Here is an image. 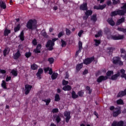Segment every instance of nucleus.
<instances>
[{"instance_id":"nucleus-1","label":"nucleus","mask_w":126,"mask_h":126,"mask_svg":"<svg viewBox=\"0 0 126 126\" xmlns=\"http://www.w3.org/2000/svg\"><path fill=\"white\" fill-rule=\"evenodd\" d=\"M122 9L118 11H115L111 13V16H116V15H124L126 13V3H125L123 6L121 7Z\"/></svg>"},{"instance_id":"nucleus-2","label":"nucleus","mask_w":126,"mask_h":126,"mask_svg":"<svg viewBox=\"0 0 126 126\" xmlns=\"http://www.w3.org/2000/svg\"><path fill=\"white\" fill-rule=\"evenodd\" d=\"M27 27L31 30H34L37 28V21L35 19L30 20L27 24Z\"/></svg>"},{"instance_id":"nucleus-3","label":"nucleus","mask_w":126,"mask_h":126,"mask_svg":"<svg viewBox=\"0 0 126 126\" xmlns=\"http://www.w3.org/2000/svg\"><path fill=\"white\" fill-rule=\"evenodd\" d=\"M55 45V43L53 42L52 40H49L47 41V43L46 45V48L49 50V51H52L54 49L53 47H54V45Z\"/></svg>"},{"instance_id":"nucleus-4","label":"nucleus","mask_w":126,"mask_h":126,"mask_svg":"<svg viewBox=\"0 0 126 126\" xmlns=\"http://www.w3.org/2000/svg\"><path fill=\"white\" fill-rule=\"evenodd\" d=\"M64 116L65 117L66 123H68V122H69V120H70V112L65 111L64 113Z\"/></svg>"},{"instance_id":"nucleus-5","label":"nucleus","mask_w":126,"mask_h":126,"mask_svg":"<svg viewBox=\"0 0 126 126\" xmlns=\"http://www.w3.org/2000/svg\"><path fill=\"white\" fill-rule=\"evenodd\" d=\"M92 13H93L92 10H87V11L85 13L86 16L83 17V19H84V20H86V19H87V18L89 17V16H90V15H91Z\"/></svg>"},{"instance_id":"nucleus-6","label":"nucleus","mask_w":126,"mask_h":126,"mask_svg":"<svg viewBox=\"0 0 126 126\" xmlns=\"http://www.w3.org/2000/svg\"><path fill=\"white\" fill-rule=\"evenodd\" d=\"M125 37L124 36V35H121L119 34L118 36L114 35L111 36V39H113V40H122L124 39Z\"/></svg>"},{"instance_id":"nucleus-7","label":"nucleus","mask_w":126,"mask_h":126,"mask_svg":"<svg viewBox=\"0 0 126 126\" xmlns=\"http://www.w3.org/2000/svg\"><path fill=\"white\" fill-rule=\"evenodd\" d=\"M25 94L27 95L32 88V86L30 85H26L25 86Z\"/></svg>"},{"instance_id":"nucleus-8","label":"nucleus","mask_w":126,"mask_h":126,"mask_svg":"<svg viewBox=\"0 0 126 126\" xmlns=\"http://www.w3.org/2000/svg\"><path fill=\"white\" fill-rule=\"evenodd\" d=\"M124 126V122L123 121H120L118 123L116 121H114L111 125V126Z\"/></svg>"},{"instance_id":"nucleus-9","label":"nucleus","mask_w":126,"mask_h":126,"mask_svg":"<svg viewBox=\"0 0 126 126\" xmlns=\"http://www.w3.org/2000/svg\"><path fill=\"white\" fill-rule=\"evenodd\" d=\"M93 61H94V57L88 58L84 60V63H85V64H89V63H92Z\"/></svg>"},{"instance_id":"nucleus-10","label":"nucleus","mask_w":126,"mask_h":126,"mask_svg":"<svg viewBox=\"0 0 126 126\" xmlns=\"http://www.w3.org/2000/svg\"><path fill=\"white\" fill-rule=\"evenodd\" d=\"M108 77L104 76H100L98 77L97 79V82L100 83V82H102V81H104V80H107Z\"/></svg>"},{"instance_id":"nucleus-11","label":"nucleus","mask_w":126,"mask_h":126,"mask_svg":"<svg viewBox=\"0 0 126 126\" xmlns=\"http://www.w3.org/2000/svg\"><path fill=\"white\" fill-rule=\"evenodd\" d=\"M121 114V108H116L113 112V117H117Z\"/></svg>"},{"instance_id":"nucleus-12","label":"nucleus","mask_w":126,"mask_h":126,"mask_svg":"<svg viewBox=\"0 0 126 126\" xmlns=\"http://www.w3.org/2000/svg\"><path fill=\"white\" fill-rule=\"evenodd\" d=\"M51 6L53 10H57V9L60 7V5L58 3H52L51 5Z\"/></svg>"},{"instance_id":"nucleus-13","label":"nucleus","mask_w":126,"mask_h":126,"mask_svg":"<svg viewBox=\"0 0 126 126\" xmlns=\"http://www.w3.org/2000/svg\"><path fill=\"white\" fill-rule=\"evenodd\" d=\"M88 8L87 3H84L80 6V9L81 10H87Z\"/></svg>"},{"instance_id":"nucleus-14","label":"nucleus","mask_w":126,"mask_h":126,"mask_svg":"<svg viewBox=\"0 0 126 126\" xmlns=\"http://www.w3.org/2000/svg\"><path fill=\"white\" fill-rule=\"evenodd\" d=\"M41 44H38L36 48L34 50V53H35V54H39V53H41V51L40 50H41Z\"/></svg>"},{"instance_id":"nucleus-15","label":"nucleus","mask_w":126,"mask_h":126,"mask_svg":"<svg viewBox=\"0 0 126 126\" xmlns=\"http://www.w3.org/2000/svg\"><path fill=\"white\" fill-rule=\"evenodd\" d=\"M78 45H79V50L76 52V55H78V53H80V52H81V50H82V42L79 41L78 43Z\"/></svg>"},{"instance_id":"nucleus-16","label":"nucleus","mask_w":126,"mask_h":126,"mask_svg":"<svg viewBox=\"0 0 126 126\" xmlns=\"http://www.w3.org/2000/svg\"><path fill=\"white\" fill-rule=\"evenodd\" d=\"M106 7V4H104L102 5H99V6H94V9H104Z\"/></svg>"},{"instance_id":"nucleus-17","label":"nucleus","mask_w":126,"mask_h":126,"mask_svg":"<svg viewBox=\"0 0 126 126\" xmlns=\"http://www.w3.org/2000/svg\"><path fill=\"white\" fill-rule=\"evenodd\" d=\"M21 56L20 54V51L18 50L17 52L14 55V59L15 60H17Z\"/></svg>"},{"instance_id":"nucleus-18","label":"nucleus","mask_w":126,"mask_h":126,"mask_svg":"<svg viewBox=\"0 0 126 126\" xmlns=\"http://www.w3.org/2000/svg\"><path fill=\"white\" fill-rule=\"evenodd\" d=\"M0 6L1 8H3V9L6 8V4H5V3L2 0H0Z\"/></svg>"},{"instance_id":"nucleus-19","label":"nucleus","mask_w":126,"mask_h":126,"mask_svg":"<svg viewBox=\"0 0 126 126\" xmlns=\"http://www.w3.org/2000/svg\"><path fill=\"white\" fill-rule=\"evenodd\" d=\"M10 52V49L9 48H5L3 51V56L6 57L7 55H8V53Z\"/></svg>"},{"instance_id":"nucleus-20","label":"nucleus","mask_w":126,"mask_h":126,"mask_svg":"<svg viewBox=\"0 0 126 126\" xmlns=\"http://www.w3.org/2000/svg\"><path fill=\"white\" fill-rule=\"evenodd\" d=\"M107 22H108L109 24L111 25V26H114V25H115V22H114L112 18L108 19Z\"/></svg>"},{"instance_id":"nucleus-21","label":"nucleus","mask_w":126,"mask_h":126,"mask_svg":"<svg viewBox=\"0 0 126 126\" xmlns=\"http://www.w3.org/2000/svg\"><path fill=\"white\" fill-rule=\"evenodd\" d=\"M63 89L64 91H69L70 90H71V87L69 85H67L63 87Z\"/></svg>"},{"instance_id":"nucleus-22","label":"nucleus","mask_w":126,"mask_h":126,"mask_svg":"<svg viewBox=\"0 0 126 126\" xmlns=\"http://www.w3.org/2000/svg\"><path fill=\"white\" fill-rule=\"evenodd\" d=\"M10 30L7 29V28L5 29L4 31V36H8V34H10Z\"/></svg>"},{"instance_id":"nucleus-23","label":"nucleus","mask_w":126,"mask_h":126,"mask_svg":"<svg viewBox=\"0 0 126 126\" xmlns=\"http://www.w3.org/2000/svg\"><path fill=\"white\" fill-rule=\"evenodd\" d=\"M42 73H43V69H42V68L39 69L38 72L36 74L37 77L41 78L40 76H41V74H42Z\"/></svg>"},{"instance_id":"nucleus-24","label":"nucleus","mask_w":126,"mask_h":126,"mask_svg":"<svg viewBox=\"0 0 126 126\" xmlns=\"http://www.w3.org/2000/svg\"><path fill=\"white\" fill-rule=\"evenodd\" d=\"M45 72H47V71H49V73L51 75L53 73V70L52 68H50V67H48L44 69Z\"/></svg>"},{"instance_id":"nucleus-25","label":"nucleus","mask_w":126,"mask_h":126,"mask_svg":"<svg viewBox=\"0 0 126 126\" xmlns=\"http://www.w3.org/2000/svg\"><path fill=\"white\" fill-rule=\"evenodd\" d=\"M120 58L119 57H114L113 59V63L117 64L119 63V61H120Z\"/></svg>"},{"instance_id":"nucleus-26","label":"nucleus","mask_w":126,"mask_h":126,"mask_svg":"<svg viewBox=\"0 0 126 126\" xmlns=\"http://www.w3.org/2000/svg\"><path fill=\"white\" fill-rule=\"evenodd\" d=\"M11 73L13 76H17V70L16 69L12 70Z\"/></svg>"},{"instance_id":"nucleus-27","label":"nucleus","mask_w":126,"mask_h":126,"mask_svg":"<svg viewBox=\"0 0 126 126\" xmlns=\"http://www.w3.org/2000/svg\"><path fill=\"white\" fill-rule=\"evenodd\" d=\"M125 21V18H122L121 19L117 21V25H120L121 23H123Z\"/></svg>"},{"instance_id":"nucleus-28","label":"nucleus","mask_w":126,"mask_h":126,"mask_svg":"<svg viewBox=\"0 0 126 126\" xmlns=\"http://www.w3.org/2000/svg\"><path fill=\"white\" fill-rule=\"evenodd\" d=\"M83 66V63H81V64H78L76 66V70H80V69H81V68H82Z\"/></svg>"},{"instance_id":"nucleus-29","label":"nucleus","mask_w":126,"mask_h":126,"mask_svg":"<svg viewBox=\"0 0 126 126\" xmlns=\"http://www.w3.org/2000/svg\"><path fill=\"white\" fill-rule=\"evenodd\" d=\"M31 68L32 70H36V69H38V65L36 64H32L31 65Z\"/></svg>"},{"instance_id":"nucleus-30","label":"nucleus","mask_w":126,"mask_h":126,"mask_svg":"<svg viewBox=\"0 0 126 126\" xmlns=\"http://www.w3.org/2000/svg\"><path fill=\"white\" fill-rule=\"evenodd\" d=\"M42 101H43V102H45L46 103V105L48 106V105H49V104H50V103L51 102V98L43 99Z\"/></svg>"},{"instance_id":"nucleus-31","label":"nucleus","mask_w":126,"mask_h":126,"mask_svg":"<svg viewBox=\"0 0 126 126\" xmlns=\"http://www.w3.org/2000/svg\"><path fill=\"white\" fill-rule=\"evenodd\" d=\"M71 94H72V97L73 98V99H76V98H78V95L75 94V92L72 91Z\"/></svg>"},{"instance_id":"nucleus-32","label":"nucleus","mask_w":126,"mask_h":126,"mask_svg":"<svg viewBox=\"0 0 126 126\" xmlns=\"http://www.w3.org/2000/svg\"><path fill=\"white\" fill-rule=\"evenodd\" d=\"M61 100V97H60V95L59 94H56L55 96V101L56 102H59Z\"/></svg>"},{"instance_id":"nucleus-33","label":"nucleus","mask_w":126,"mask_h":126,"mask_svg":"<svg viewBox=\"0 0 126 126\" xmlns=\"http://www.w3.org/2000/svg\"><path fill=\"white\" fill-rule=\"evenodd\" d=\"M20 39L21 40V41H24V33L23 32V31L21 32L20 35Z\"/></svg>"},{"instance_id":"nucleus-34","label":"nucleus","mask_w":126,"mask_h":126,"mask_svg":"<svg viewBox=\"0 0 126 126\" xmlns=\"http://www.w3.org/2000/svg\"><path fill=\"white\" fill-rule=\"evenodd\" d=\"M58 75H59V74H58V73H54L51 76L52 79H56L57 77H58Z\"/></svg>"},{"instance_id":"nucleus-35","label":"nucleus","mask_w":126,"mask_h":126,"mask_svg":"<svg viewBox=\"0 0 126 126\" xmlns=\"http://www.w3.org/2000/svg\"><path fill=\"white\" fill-rule=\"evenodd\" d=\"M1 86L4 89H6V83L5 81H2Z\"/></svg>"},{"instance_id":"nucleus-36","label":"nucleus","mask_w":126,"mask_h":126,"mask_svg":"<svg viewBox=\"0 0 126 126\" xmlns=\"http://www.w3.org/2000/svg\"><path fill=\"white\" fill-rule=\"evenodd\" d=\"M118 31L123 32V33H125V34H126V29H125L122 28H118Z\"/></svg>"},{"instance_id":"nucleus-37","label":"nucleus","mask_w":126,"mask_h":126,"mask_svg":"<svg viewBox=\"0 0 126 126\" xmlns=\"http://www.w3.org/2000/svg\"><path fill=\"white\" fill-rule=\"evenodd\" d=\"M118 105H124V101L122 99H119L117 101Z\"/></svg>"},{"instance_id":"nucleus-38","label":"nucleus","mask_w":126,"mask_h":126,"mask_svg":"<svg viewBox=\"0 0 126 126\" xmlns=\"http://www.w3.org/2000/svg\"><path fill=\"white\" fill-rule=\"evenodd\" d=\"M94 41L95 42V46H99V44L101 43V41L99 40L94 39Z\"/></svg>"},{"instance_id":"nucleus-39","label":"nucleus","mask_w":126,"mask_h":126,"mask_svg":"<svg viewBox=\"0 0 126 126\" xmlns=\"http://www.w3.org/2000/svg\"><path fill=\"white\" fill-rule=\"evenodd\" d=\"M113 74H114L113 71H108L106 73V76L108 77V76H111V75H113Z\"/></svg>"},{"instance_id":"nucleus-40","label":"nucleus","mask_w":126,"mask_h":126,"mask_svg":"<svg viewBox=\"0 0 126 126\" xmlns=\"http://www.w3.org/2000/svg\"><path fill=\"white\" fill-rule=\"evenodd\" d=\"M91 20L93 21H97V17H96V16L95 14L93 15L91 17Z\"/></svg>"},{"instance_id":"nucleus-41","label":"nucleus","mask_w":126,"mask_h":126,"mask_svg":"<svg viewBox=\"0 0 126 126\" xmlns=\"http://www.w3.org/2000/svg\"><path fill=\"white\" fill-rule=\"evenodd\" d=\"M15 32H17V31H19L20 30V25L18 24L17 27H16L14 29Z\"/></svg>"},{"instance_id":"nucleus-42","label":"nucleus","mask_w":126,"mask_h":126,"mask_svg":"<svg viewBox=\"0 0 126 126\" xmlns=\"http://www.w3.org/2000/svg\"><path fill=\"white\" fill-rule=\"evenodd\" d=\"M100 36H102V31H99L97 34H95V37L96 38H98V37H100Z\"/></svg>"},{"instance_id":"nucleus-43","label":"nucleus","mask_w":126,"mask_h":126,"mask_svg":"<svg viewBox=\"0 0 126 126\" xmlns=\"http://www.w3.org/2000/svg\"><path fill=\"white\" fill-rule=\"evenodd\" d=\"M61 42H62V47H65V46H66V42L64 40L62 39Z\"/></svg>"},{"instance_id":"nucleus-44","label":"nucleus","mask_w":126,"mask_h":126,"mask_svg":"<svg viewBox=\"0 0 126 126\" xmlns=\"http://www.w3.org/2000/svg\"><path fill=\"white\" fill-rule=\"evenodd\" d=\"M66 35H68V36H69V35H70V34H71V32L69 29H66Z\"/></svg>"},{"instance_id":"nucleus-45","label":"nucleus","mask_w":126,"mask_h":126,"mask_svg":"<svg viewBox=\"0 0 126 126\" xmlns=\"http://www.w3.org/2000/svg\"><path fill=\"white\" fill-rule=\"evenodd\" d=\"M83 94H84V92L81 91L80 92H79L78 93V94L79 95V96H80V97H82V96H83Z\"/></svg>"},{"instance_id":"nucleus-46","label":"nucleus","mask_w":126,"mask_h":126,"mask_svg":"<svg viewBox=\"0 0 126 126\" xmlns=\"http://www.w3.org/2000/svg\"><path fill=\"white\" fill-rule=\"evenodd\" d=\"M113 4H117L120 3V0H112Z\"/></svg>"},{"instance_id":"nucleus-47","label":"nucleus","mask_w":126,"mask_h":126,"mask_svg":"<svg viewBox=\"0 0 126 126\" xmlns=\"http://www.w3.org/2000/svg\"><path fill=\"white\" fill-rule=\"evenodd\" d=\"M64 34V32H61L58 34V38H61V37H62V36H63Z\"/></svg>"},{"instance_id":"nucleus-48","label":"nucleus","mask_w":126,"mask_h":126,"mask_svg":"<svg viewBox=\"0 0 126 126\" xmlns=\"http://www.w3.org/2000/svg\"><path fill=\"white\" fill-rule=\"evenodd\" d=\"M25 56H26V58H30V57H31V53L27 52L25 54Z\"/></svg>"},{"instance_id":"nucleus-49","label":"nucleus","mask_w":126,"mask_h":126,"mask_svg":"<svg viewBox=\"0 0 126 126\" xmlns=\"http://www.w3.org/2000/svg\"><path fill=\"white\" fill-rule=\"evenodd\" d=\"M32 44L34 45V46H36L37 45V40L34 39L32 41Z\"/></svg>"},{"instance_id":"nucleus-50","label":"nucleus","mask_w":126,"mask_h":126,"mask_svg":"<svg viewBox=\"0 0 126 126\" xmlns=\"http://www.w3.org/2000/svg\"><path fill=\"white\" fill-rule=\"evenodd\" d=\"M48 62L50 63H54V58H49L48 59Z\"/></svg>"},{"instance_id":"nucleus-51","label":"nucleus","mask_w":126,"mask_h":126,"mask_svg":"<svg viewBox=\"0 0 126 126\" xmlns=\"http://www.w3.org/2000/svg\"><path fill=\"white\" fill-rule=\"evenodd\" d=\"M82 34H83V31L81 30L79 31V33H78V36H79V37H81V35H82Z\"/></svg>"},{"instance_id":"nucleus-52","label":"nucleus","mask_w":126,"mask_h":126,"mask_svg":"<svg viewBox=\"0 0 126 126\" xmlns=\"http://www.w3.org/2000/svg\"><path fill=\"white\" fill-rule=\"evenodd\" d=\"M63 85H67V84H68V81L63 80Z\"/></svg>"},{"instance_id":"nucleus-53","label":"nucleus","mask_w":126,"mask_h":126,"mask_svg":"<svg viewBox=\"0 0 126 126\" xmlns=\"http://www.w3.org/2000/svg\"><path fill=\"white\" fill-rule=\"evenodd\" d=\"M86 89L89 91V94H91V92H92V91L90 89V87H89V86H87L86 87Z\"/></svg>"},{"instance_id":"nucleus-54","label":"nucleus","mask_w":126,"mask_h":126,"mask_svg":"<svg viewBox=\"0 0 126 126\" xmlns=\"http://www.w3.org/2000/svg\"><path fill=\"white\" fill-rule=\"evenodd\" d=\"M0 73H1L2 74H4V73H6V71H5V70L0 69Z\"/></svg>"},{"instance_id":"nucleus-55","label":"nucleus","mask_w":126,"mask_h":126,"mask_svg":"<svg viewBox=\"0 0 126 126\" xmlns=\"http://www.w3.org/2000/svg\"><path fill=\"white\" fill-rule=\"evenodd\" d=\"M121 53L122 55H125L126 54V51L124 49H121Z\"/></svg>"},{"instance_id":"nucleus-56","label":"nucleus","mask_w":126,"mask_h":126,"mask_svg":"<svg viewBox=\"0 0 126 126\" xmlns=\"http://www.w3.org/2000/svg\"><path fill=\"white\" fill-rule=\"evenodd\" d=\"M56 122H57L58 124H59L60 122H61V118H60V117L58 116L56 118Z\"/></svg>"},{"instance_id":"nucleus-57","label":"nucleus","mask_w":126,"mask_h":126,"mask_svg":"<svg viewBox=\"0 0 126 126\" xmlns=\"http://www.w3.org/2000/svg\"><path fill=\"white\" fill-rule=\"evenodd\" d=\"M59 112V109L55 108L52 110V113H58Z\"/></svg>"},{"instance_id":"nucleus-58","label":"nucleus","mask_w":126,"mask_h":126,"mask_svg":"<svg viewBox=\"0 0 126 126\" xmlns=\"http://www.w3.org/2000/svg\"><path fill=\"white\" fill-rule=\"evenodd\" d=\"M116 64H119L120 65H123V62H122V61H121V59H120V60H119L118 63H117Z\"/></svg>"},{"instance_id":"nucleus-59","label":"nucleus","mask_w":126,"mask_h":126,"mask_svg":"<svg viewBox=\"0 0 126 126\" xmlns=\"http://www.w3.org/2000/svg\"><path fill=\"white\" fill-rule=\"evenodd\" d=\"M42 35H43L45 38H47L48 37V35H47V32H44L42 33Z\"/></svg>"},{"instance_id":"nucleus-60","label":"nucleus","mask_w":126,"mask_h":126,"mask_svg":"<svg viewBox=\"0 0 126 126\" xmlns=\"http://www.w3.org/2000/svg\"><path fill=\"white\" fill-rule=\"evenodd\" d=\"M88 73V70H85V71L83 72V74L85 75Z\"/></svg>"},{"instance_id":"nucleus-61","label":"nucleus","mask_w":126,"mask_h":126,"mask_svg":"<svg viewBox=\"0 0 126 126\" xmlns=\"http://www.w3.org/2000/svg\"><path fill=\"white\" fill-rule=\"evenodd\" d=\"M10 79H11V77H7V78H6V81H9Z\"/></svg>"},{"instance_id":"nucleus-62","label":"nucleus","mask_w":126,"mask_h":126,"mask_svg":"<svg viewBox=\"0 0 126 126\" xmlns=\"http://www.w3.org/2000/svg\"><path fill=\"white\" fill-rule=\"evenodd\" d=\"M122 58H123L124 60H126V53L125 55H122Z\"/></svg>"},{"instance_id":"nucleus-63","label":"nucleus","mask_w":126,"mask_h":126,"mask_svg":"<svg viewBox=\"0 0 126 126\" xmlns=\"http://www.w3.org/2000/svg\"><path fill=\"white\" fill-rule=\"evenodd\" d=\"M57 40H58V38H53L52 39V42H53V43H55V42H56V41H57Z\"/></svg>"},{"instance_id":"nucleus-64","label":"nucleus","mask_w":126,"mask_h":126,"mask_svg":"<svg viewBox=\"0 0 126 126\" xmlns=\"http://www.w3.org/2000/svg\"><path fill=\"white\" fill-rule=\"evenodd\" d=\"M53 31H54V29L53 28H50L49 29V32H53Z\"/></svg>"}]
</instances>
